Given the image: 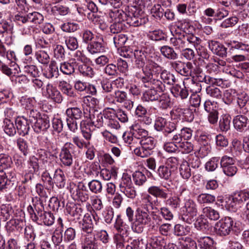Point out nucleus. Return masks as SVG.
<instances>
[{"label": "nucleus", "instance_id": "obj_1", "mask_svg": "<svg viewBox=\"0 0 249 249\" xmlns=\"http://www.w3.org/2000/svg\"><path fill=\"white\" fill-rule=\"evenodd\" d=\"M148 194L145 195L142 198L141 204L136 210L135 221L133 229L138 232H142L146 225L151 221V211L157 210L158 207L160 206V201L158 198L165 199L168 195L167 191L159 186L152 185L147 189Z\"/></svg>", "mask_w": 249, "mask_h": 249}, {"label": "nucleus", "instance_id": "obj_2", "mask_svg": "<svg viewBox=\"0 0 249 249\" xmlns=\"http://www.w3.org/2000/svg\"><path fill=\"white\" fill-rule=\"evenodd\" d=\"M201 42V39L193 34L176 33L170 38V43L176 50H181L185 47H194L197 49Z\"/></svg>", "mask_w": 249, "mask_h": 249}, {"label": "nucleus", "instance_id": "obj_3", "mask_svg": "<svg viewBox=\"0 0 249 249\" xmlns=\"http://www.w3.org/2000/svg\"><path fill=\"white\" fill-rule=\"evenodd\" d=\"M35 209L37 211L36 214L35 213L31 207L28 209V213L34 221H41L44 225L48 226H52L54 223V215L50 212L44 211V205L36 207Z\"/></svg>", "mask_w": 249, "mask_h": 249}, {"label": "nucleus", "instance_id": "obj_4", "mask_svg": "<svg viewBox=\"0 0 249 249\" xmlns=\"http://www.w3.org/2000/svg\"><path fill=\"white\" fill-rule=\"evenodd\" d=\"M100 218L95 214L86 213L84 215L82 220L79 222V227L82 231L84 237L89 235L91 236L94 224L98 225Z\"/></svg>", "mask_w": 249, "mask_h": 249}, {"label": "nucleus", "instance_id": "obj_5", "mask_svg": "<svg viewBox=\"0 0 249 249\" xmlns=\"http://www.w3.org/2000/svg\"><path fill=\"white\" fill-rule=\"evenodd\" d=\"M238 224L235 222L231 217H225L215 225L217 233L221 236L229 235L231 231L237 232L239 230Z\"/></svg>", "mask_w": 249, "mask_h": 249}, {"label": "nucleus", "instance_id": "obj_6", "mask_svg": "<svg viewBox=\"0 0 249 249\" xmlns=\"http://www.w3.org/2000/svg\"><path fill=\"white\" fill-rule=\"evenodd\" d=\"M117 232L113 236V240L117 249H122L128 239V232L119 216H117L114 226Z\"/></svg>", "mask_w": 249, "mask_h": 249}, {"label": "nucleus", "instance_id": "obj_7", "mask_svg": "<svg viewBox=\"0 0 249 249\" xmlns=\"http://www.w3.org/2000/svg\"><path fill=\"white\" fill-rule=\"evenodd\" d=\"M140 145V146L134 149V153L137 156L146 158L153 153L155 142L153 137L147 136L141 140Z\"/></svg>", "mask_w": 249, "mask_h": 249}, {"label": "nucleus", "instance_id": "obj_8", "mask_svg": "<svg viewBox=\"0 0 249 249\" xmlns=\"http://www.w3.org/2000/svg\"><path fill=\"white\" fill-rule=\"evenodd\" d=\"M75 146L70 142H66L62 147L59 154V159L62 166L70 167L73 164L72 153Z\"/></svg>", "mask_w": 249, "mask_h": 249}, {"label": "nucleus", "instance_id": "obj_9", "mask_svg": "<svg viewBox=\"0 0 249 249\" xmlns=\"http://www.w3.org/2000/svg\"><path fill=\"white\" fill-rule=\"evenodd\" d=\"M42 94L47 99H50L58 104L61 103L63 100L60 92L56 87L50 83H48L45 87L42 88Z\"/></svg>", "mask_w": 249, "mask_h": 249}, {"label": "nucleus", "instance_id": "obj_10", "mask_svg": "<svg viewBox=\"0 0 249 249\" xmlns=\"http://www.w3.org/2000/svg\"><path fill=\"white\" fill-rule=\"evenodd\" d=\"M105 49V44L101 36H96L95 40L90 42L87 47L88 51L91 54L103 53Z\"/></svg>", "mask_w": 249, "mask_h": 249}, {"label": "nucleus", "instance_id": "obj_11", "mask_svg": "<svg viewBox=\"0 0 249 249\" xmlns=\"http://www.w3.org/2000/svg\"><path fill=\"white\" fill-rule=\"evenodd\" d=\"M36 191L39 196V197H35L32 198V203L35 207L45 205L48 196L43 186L37 183L36 186Z\"/></svg>", "mask_w": 249, "mask_h": 249}, {"label": "nucleus", "instance_id": "obj_12", "mask_svg": "<svg viewBox=\"0 0 249 249\" xmlns=\"http://www.w3.org/2000/svg\"><path fill=\"white\" fill-rule=\"evenodd\" d=\"M108 108L105 109L103 113L94 111L93 114L90 115L89 119L93 126L100 128L105 125V120L107 117H108Z\"/></svg>", "mask_w": 249, "mask_h": 249}, {"label": "nucleus", "instance_id": "obj_13", "mask_svg": "<svg viewBox=\"0 0 249 249\" xmlns=\"http://www.w3.org/2000/svg\"><path fill=\"white\" fill-rule=\"evenodd\" d=\"M15 124L18 133L22 136L28 134L30 130V122L23 116H18L15 120Z\"/></svg>", "mask_w": 249, "mask_h": 249}, {"label": "nucleus", "instance_id": "obj_14", "mask_svg": "<svg viewBox=\"0 0 249 249\" xmlns=\"http://www.w3.org/2000/svg\"><path fill=\"white\" fill-rule=\"evenodd\" d=\"M233 124L234 128L240 132H245L249 129V120L245 116L237 115L233 120Z\"/></svg>", "mask_w": 249, "mask_h": 249}, {"label": "nucleus", "instance_id": "obj_15", "mask_svg": "<svg viewBox=\"0 0 249 249\" xmlns=\"http://www.w3.org/2000/svg\"><path fill=\"white\" fill-rule=\"evenodd\" d=\"M50 125L49 117L43 114L35 122L33 128L36 132L39 133L41 131H46Z\"/></svg>", "mask_w": 249, "mask_h": 249}, {"label": "nucleus", "instance_id": "obj_16", "mask_svg": "<svg viewBox=\"0 0 249 249\" xmlns=\"http://www.w3.org/2000/svg\"><path fill=\"white\" fill-rule=\"evenodd\" d=\"M38 161V159L34 156L30 158L28 161V166L30 173L25 175V179L22 181L24 183L27 182L28 180H31L34 176L33 173L38 171L39 166Z\"/></svg>", "mask_w": 249, "mask_h": 249}, {"label": "nucleus", "instance_id": "obj_17", "mask_svg": "<svg viewBox=\"0 0 249 249\" xmlns=\"http://www.w3.org/2000/svg\"><path fill=\"white\" fill-rule=\"evenodd\" d=\"M195 238L200 248L203 249H216V242L211 237L197 235Z\"/></svg>", "mask_w": 249, "mask_h": 249}, {"label": "nucleus", "instance_id": "obj_18", "mask_svg": "<svg viewBox=\"0 0 249 249\" xmlns=\"http://www.w3.org/2000/svg\"><path fill=\"white\" fill-rule=\"evenodd\" d=\"M25 221L21 219H12L6 224V228L9 233L16 230L20 231L25 226Z\"/></svg>", "mask_w": 249, "mask_h": 249}, {"label": "nucleus", "instance_id": "obj_19", "mask_svg": "<svg viewBox=\"0 0 249 249\" xmlns=\"http://www.w3.org/2000/svg\"><path fill=\"white\" fill-rule=\"evenodd\" d=\"M70 191L75 199L82 202H87L89 199V194L81 190L79 186H76L73 184V187H71V185Z\"/></svg>", "mask_w": 249, "mask_h": 249}, {"label": "nucleus", "instance_id": "obj_20", "mask_svg": "<svg viewBox=\"0 0 249 249\" xmlns=\"http://www.w3.org/2000/svg\"><path fill=\"white\" fill-rule=\"evenodd\" d=\"M66 210L73 220H80L83 214V209L80 206L75 204L67 205Z\"/></svg>", "mask_w": 249, "mask_h": 249}, {"label": "nucleus", "instance_id": "obj_21", "mask_svg": "<svg viewBox=\"0 0 249 249\" xmlns=\"http://www.w3.org/2000/svg\"><path fill=\"white\" fill-rule=\"evenodd\" d=\"M80 129L83 137L87 141H89L92 137L91 127H93L91 122L88 120H82L80 124Z\"/></svg>", "mask_w": 249, "mask_h": 249}, {"label": "nucleus", "instance_id": "obj_22", "mask_svg": "<svg viewBox=\"0 0 249 249\" xmlns=\"http://www.w3.org/2000/svg\"><path fill=\"white\" fill-rule=\"evenodd\" d=\"M114 112V109L108 108L107 111L108 117H107L106 120H105V125L111 129H118L120 128V125L116 119Z\"/></svg>", "mask_w": 249, "mask_h": 249}, {"label": "nucleus", "instance_id": "obj_23", "mask_svg": "<svg viewBox=\"0 0 249 249\" xmlns=\"http://www.w3.org/2000/svg\"><path fill=\"white\" fill-rule=\"evenodd\" d=\"M209 47L213 53L221 57L226 55L227 49L219 42L215 41L209 42Z\"/></svg>", "mask_w": 249, "mask_h": 249}, {"label": "nucleus", "instance_id": "obj_24", "mask_svg": "<svg viewBox=\"0 0 249 249\" xmlns=\"http://www.w3.org/2000/svg\"><path fill=\"white\" fill-rule=\"evenodd\" d=\"M66 178L62 169L58 168L55 170L53 182L59 188H63L66 185Z\"/></svg>", "mask_w": 249, "mask_h": 249}, {"label": "nucleus", "instance_id": "obj_25", "mask_svg": "<svg viewBox=\"0 0 249 249\" xmlns=\"http://www.w3.org/2000/svg\"><path fill=\"white\" fill-rule=\"evenodd\" d=\"M123 139L124 142L128 144L131 148L138 147L137 146L141 143V140L136 137L130 131L125 132L123 135Z\"/></svg>", "mask_w": 249, "mask_h": 249}, {"label": "nucleus", "instance_id": "obj_26", "mask_svg": "<svg viewBox=\"0 0 249 249\" xmlns=\"http://www.w3.org/2000/svg\"><path fill=\"white\" fill-rule=\"evenodd\" d=\"M109 17L112 21L122 22L125 20H129L128 16L122 10L115 9L109 13Z\"/></svg>", "mask_w": 249, "mask_h": 249}, {"label": "nucleus", "instance_id": "obj_27", "mask_svg": "<svg viewBox=\"0 0 249 249\" xmlns=\"http://www.w3.org/2000/svg\"><path fill=\"white\" fill-rule=\"evenodd\" d=\"M43 75L48 79L57 78L59 76L58 67L55 61H51L49 67L45 70Z\"/></svg>", "mask_w": 249, "mask_h": 249}, {"label": "nucleus", "instance_id": "obj_28", "mask_svg": "<svg viewBox=\"0 0 249 249\" xmlns=\"http://www.w3.org/2000/svg\"><path fill=\"white\" fill-rule=\"evenodd\" d=\"M134 65L138 68H143L147 61L146 53L141 50L134 52Z\"/></svg>", "mask_w": 249, "mask_h": 249}, {"label": "nucleus", "instance_id": "obj_29", "mask_svg": "<svg viewBox=\"0 0 249 249\" xmlns=\"http://www.w3.org/2000/svg\"><path fill=\"white\" fill-rule=\"evenodd\" d=\"M171 91L175 97H180L181 99H184L188 97L189 92L186 87L182 88L178 84L174 85L171 89Z\"/></svg>", "mask_w": 249, "mask_h": 249}, {"label": "nucleus", "instance_id": "obj_30", "mask_svg": "<svg viewBox=\"0 0 249 249\" xmlns=\"http://www.w3.org/2000/svg\"><path fill=\"white\" fill-rule=\"evenodd\" d=\"M21 71L29 76L36 78L39 75V71L37 66L34 65L25 64L21 66Z\"/></svg>", "mask_w": 249, "mask_h": 249}, {"label": "nucleus", "instance_id": "obj_31", "mask_svg": "<svg viewBox=\"0 0 249 249\" xmlns=\"http://www.w3.org/2000/svg\"><path fill=\"white\" fill-rule=\"evenodd\" d=\"M130 131L140 140L143 139L148 135V132L138 124H133L130 127Z\"/></svg>", "mask_w": 249, "mask_h": 249}, {"label": "nucleus", "instance_id": "obj_32", "mask_svg": "<svg viewBox=\"0 0 249 249\" xmlns=\"http://www.w3.org/2000/svg\"><path fill=\"white\" fill-rule=\"evenodd\" d=\"M35 57L38 63L43 65H48L50 61V57L48 53L42 50L36 51Z\"/></svg>", "mask_w": 249, "mask_h": 249}, {"label": "nucleus", "instance_id": "obj_33", "mask_svg": "<svg viewBox=\"0 0 249 249\" xmlns=\"http://www.w3.org/2000/svg\"><path fill=\"white\" fill-rule=\"evenodd\" d=\"M160 51L162 55L165 58L176 60L178 58V54L176 53L174 49L169 46L165 45L160 47Z\"/></svg>", "mask_w": 249, "mask_h": 249}, {"label": "nucleus", "instance_id": "obj_34", "mask_svg": "<svg viewBox=\"0 0 249 249\" xmlns=\"http://www.w3.org/2000/svg\"><path fill=\"white\" fill-rule=\"evenodd\" d=\"M67 118L75 120H79L83 116V112L81 109L77 107H70L66 111Z\"/></svg>", "mask_w": 249, "mask_h": 249}, {"label": "nucleus", "instance_id": "obj_35", "mask_svg": "<svg viewBox=\"0 0 249 249\" xmlns=\"http://www.w3.org/2000/svg\"><path fill=\"white\" fill-rule=\"evenodd\" d=\"M203 214L211 220H217L220 217L219 212L211 207H205L202 210Z\"/></svg>", "mask_w": 249, "mask_h": 249}, {"label": "nucleus", "instance_id": "obj_36", "mask_svg": "<svg viewBox=\"0 0 249 249\" xmlns=\"http://www.w3.org/2000/svg\"><path fill=\"white\" fill-rule=\"evenodd\" d=\"M160 92L154 89H148L143 93L142 100L146 102L157 101L160 97Z\"/></svg>", "mask_w": 249, "mask_h": 249}, {"label": "nucleus", "instance_id": "obj_37", "mask_svg": "<svg viewBox=\"0 0 249 249\" xmlns=\"http://www.w3.org/2000/svg\"><path fill=\"white\" fill-rule=\"evenodd\" d=\"M179 174L184 179H188L191 176V169L189 163L186 161H183L179 168Z\"/></svg>", "mask_w": 249, "mask_h": 249}, {"label": "nucleus", "instance_id": "obj_38", "mask_svg": "<svg viewBox=\"0 0 249 249\" xmlns=\"http://www.w3.org/2000/svg\"><path fill=\"white\" fill-rule=\"evenodd\" d=\"M59 87L63 94L71 97L76 96V93L72 86L65 81H61L59 83Z\"/></svg>", "mask_w": 249, "mask_h": 249}, {"label": "nucleus", "instance_id": "obj_39", "mask_svg": "<svg viewBox=\"0 0 249 249\" xmlns=\"http://www.w3.org/2000/svg\"><path fill=\"white\" fill-rule=\"evenodd\" d=\"M239 204L235 200V197L233 196H228L225 198L224 206L226 209L231 212H235L240 207Z\"/></svg>", "mask_w": 249, "mask_h": 249}, {"label": "nucleus", "instance_id": "obj_40", "mask_svg": "<svg viewBox=\"0 0 249 249\" xmlns=\"http://www.w3.org/2000/svg\"><path fill=\"white\" fill-rule=\"evenodd\" d=\"M3 128L6 134L10 136H13L16 133V129L13 122L8 118L3 120Z\"/></svg>", "mask_w": 249, "mask_h": 249}, {"label": "nucleus", "instance_id": "obj_41", "mask_svg": "<svg viewBox=\"0 0 249 249\" xmlns=\"http://www.w3.org/2000/svg\"><path fill=\"white\" fill-rule=\"evenodd\" d=\"M194 68L191 62H183L178 72L184 76H192L194 73Z\"/></svg>", "mask_w": 249, "mask_h": 249}, {"label": "nucleus", "instance_id": "obj_42", "mask_svg": "<svg viewBox=\"0 0 249 249\" xmlns=\"http://www.w3.org/2000/svg\"><path fill=\"white\" fill-rule=\"evenodd\" d=\"M146 72L150 73L152 75L154 72H158L160 70V66L151 59H147L146 65L142 70Z\"/></svg>", "mask_w": 249, "mask_h": 249}, {"label": "nucleus", "instance_id": "obj_43", "mask_svg": "<svg viewBox=\"0 0 249 249\" xmlns=\"http://www.w3.org/2000/svg\"><path fill=\"white\" fill-rule=\"evenodd\" d=\"M197 202L201 204H209L215 201L214 196L209 194H201L197 197Z\"/></svg>", "mask_w": 249, "mask_h": 249}, {"label": "nucleus", "instance_id": "obj_44", "mask_svg": "<svg viewBox=\"0 0 249 249\" xmlns=\"http://www.w3.org/2000/svg\"><path fill=\"white\" fill-rule=\"evenodd\" d=\"M82 249H98L97 243L95 241V238L89 235L85 236Z\"/></svg>", "mask_w": 249, "mask_h": 249}, {"label": "nucleus", "instance_id": "obj_45", "mask_svg": "<svg viewBox=\"0 0 249 249\" xmlns=\"http://www.w3.org/2000/svg\"><path fill=\"white\" fill-rule=\"evenodd\" d=\"M172 172V170L164 165H160L159 167L157 170V174L160 178L167 180L170 178Z\"/></svg>", "mask_w": 249, "mask_h": 249}, {"label": "nucleus", "instance_id": "obj_46", "mask_svg": "<svg viewBox=\"0 0 249 249\" xmlns=\"http://www.w3.org/2000/svg\"><path fill=\"white\" fill-rule=\"evenodd\" d=\"M0 215L5 221L9 219L14 212L12 206L9 204H2L0 207Z\"/></svg>", "mask_w": 249, "mask_h": 249}, {"label": "nucleus", "instance_id": "obj_47", "mask_svg": "<svg viewBox=\"0 0 249 249\" xmlns=\"http://www.w3.org/2000/svg\"><path fill=\"white\" fill-rule=\"evenodd\" d=\"M29 23L36 25L42 23L44 21V16L39 12H33L28 13Z\"/></svg>", "mask_w": 249, "mask_h": 249}, {"label": "nucleus", "instance_id": "obj_48", "mask_svg": "<svg viewBox=\"0 0 249 249\" xmlns=\"http://www.w3.org/2000/svg\"><path fill=\"white\" fill-rule=\"evenodd\" d=\"M129 20H127L129 24L133 26L137 27L145 24L148 22V18L145 17L142 18L133 16H128Z\"/></svg>", "mask_w": 249, "mask_h": 249}, {"label": "nucleus", "instance_id": "obj_49", "mask_svg": "<svg viewBox=\"0 0 249 249\" xmlns=\"http://www.w3.org/2000/svg\"><path fill=\"white\" fill-rule=\"evenodd\" d=\"M88 187L90 191L95 194L101 193L103 190L101 182L96 179H93L89 181L88 183Z\"/></svg>", "mask_w": 249, "mask_h": 249}, {"label": "nucleus", "instance_id": "obj_50", "mask_svg": "<svg viewBox=\"0 0 249 249\" xmlns=\"http://www.w3.org/2000/svg\"><path fill=\"white\" fill-rule=\"evenodd\" d=\"M147 36L149 39L154 41L163 40L165 39V34L161 30H156L150 31Z\"/></svg>", "mask_w": 249, "mask_h": 249}, {"label": "nucleus", "instance_id": "obj_51", "mask_svg": "<svg viewBox=\"0 0 249 249\" xmlns=\"http://www.w3.org/2000/svg\"><path fill=\"white\" fill-rule=\"evenodd\" d=\"M14 30V24L11 20L1 19L0 21V33L1 34L11 32Z\"/></svg>", "mask_w": 249, "mask_h": 249}, {"label": "nucleus", "instance_id": "obj_52", "mask_svg": "<svg viewBox=\"0 0 249 249\" xmlns=\"http://www.w3.org/2000/svg\"><path fill=\"white\" fill-rule=\"evenodd\" d=\"M80 73L84 76L92 78L94 75L93 69L86 64H83L78 67Z\"/></svg>", "mask_w": 249, "mask_h": 249}, {"label": "nucleus", "instance_id": "obj_53", "mask_svg": "<svg viewBox=\"0 0 249 249\" xmlns=\"http://www.w3.org/2000/svg\"><path fill=\"white\" fill-rule=\"evenodd\" d=\"M113 39L115 46L117 49H119L125 44L127 40V37L124 34H119L115 35Z\"/></svg>", "mask_w": 249, "mask_h": 249}, {"label": "nucleus", "instance_id": "obj_54", "mask_svg": "<svg viewBox=\"0 0 249 249\" xmlns=\"http://www.w3.org/2000/svg\"><path fill=\"white\" fill-rule=\"evenodd\" d=\"M195 227L197 230L206 229L209 227V223L203 214L199 215L195 222Z\"/></svg>", "mask_w": 249, "mask_h": 249}, {"label": "nucleus", "instance_id": "obj_55", "mask_svg": "<svg viewBox=\"0 0 249 249\" xmlns=\"http://www.w3.org/2000/svg\"><path fill=\"white\" fill-rule=\"evenodd\" d=\"M160 77L164 83L168 85H173L175 82L176 79L174 75L166 70L161 72Z\"/></svg>", "mask_w": 249, "mask_h": 249}, {"label": "nucleus", "instance_id": "obj_56", "mask_svg": "<svg viewBox=\"0 0 249 249\" xmlns=\"http://www.w3.org/2000/svg\"><path fill=\"white\" fill-rule=\"evenodd\" d=\"M231 118L227 115H224L220 120L219 127L221 131L227 132L230 129Z\"/></svg>", "mask_w": 249, "mask_h": 249}, {"label": "nucleus", "instance_id": "obj_57", "mask_svg": "<svg viewBox=\"0 0 249 249\" xmlns=\"http://www.w3.org/2000/svg\"><path fill=\"white\" fill-rule=\"evenodd\" d=\"M183 211H186L188 213L197 214V205L193 200L188 199L185 202Z\"/></svg>", "mask_w": 249, "mask_h": 249}, {"label": "nucleus", "instance_id": "obj_58", "mask_svg": "<svg viewBox=\"0 0 249 249\" xmlns=\"http://www.w3.org/2000/svg\"><path fill=\"white\" fill-rule=\"evenodd\" d=\"M65 42L67 48L70 50H75L78 47L77 38L72 36H64Z\"/></svg>", "mask_w": 249, "mask_h": 249}, {"label": "nucleus", "instance_id": "obj_59", "mask_svg": "<svg viewBox=\"0 0 249 249\" xmlns=\"http://www.w3.org/2000/svg\"><path fill=\"white\" fill-rule=\"evenodd\" d=\"M191 230L188 226H184L181 224H177L174 227V233L177 236H183L188 234Z\"/></svg>", "mask_w": 249, "mask_h": 249}, {"label": "nucleus", "instance_id": "obj_60", "mask_svg": "<svg viewBox=\"0 0 249 249\" xmlns=\"http://www.w3.org/2000/svg\"><path fill=\"white\" fill-rule=\"evenodd\" d=\"M104 72L109 76H117L118 74V68L116 65L112 63L107 64L104 69Z\"/></svg>", "mask_w": 249, "mask_h": 249}, {"label": "nucleus", "instance_id": "obj_61", "mask_svg": "<svg viewBox=\"0 0 249 249\" xmlns=\"http://www.w3.org/2000/svg\"><path fill=\"white\" fill-rule=\"evenodd\" d=\"M133 180L136 185L141 186L146 181L145 175L139 171H135L132 175Z\"/></svg>", "mask_w": 249, "mask_h": 249}, {"label": "nucleus", "instance_id": "obj_62", "mask_svg": "<svg viewBox=\"0 0 249 249\" xmlns=\"http://www.w3.org/2000/svg\"><path fill=\"white\" fill-rule=\"evenodd\" d=\"M178 149L182 153L188 154L193 150L194 146L193 144L185 140L178 145Z\"/></svg>", "mask_w": 249, "mask_h": 249}, {"label": "nucleus", "instance_id": "obj_63", "mask_svg": "<svg viewBox=\"0 0 249 249\" xmlns=\"http://www.w3.org/2000/svg\"><path fill=\"white\" fill-rule=\"evenodd\" d=\"M164 240L160 238H158L157 237H154L151 239L149 245L148 246V247L153 249H162L163 247L164 248Z\"/></svg>", "mask_w": 249, "mask_h": 249}, {"label": "nucleus", "instance_id": "obj_64", "mask_svg": "<svg viewBox=\"0 0 249 249\" xmlns=\"http://www.w3.org/2000/svg\"><path fill=\"white\" fill-rule=\"evenodd\" d=\"M234 196L235 200L240 205L249 199V191L246 190L241 191L235 193Z\"/></svg>", "mask_w": 249, "mask_h": 249}]
</instances>
